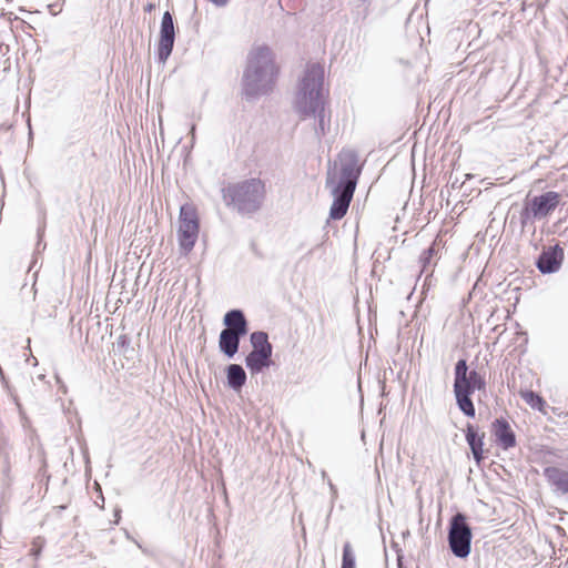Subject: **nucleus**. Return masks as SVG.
<instances>
[{"mask_svg":"<svg viewBox=\"0 0 568 568\" xmlns=\"http://www.w3.org/2000/svg\"><path fill=\"white\" fill-rule=\"evenodd\" d=\"M242 337L243 336L237 335L231 331L222 329L219 337L220 351L229 358L234 357V355L239 352Z\"/></svg>","mask_w":568,"mask_h":568,"instance_id":"obj_16","label":"nucleus"},{"mask_svg":"<svg viewBox=\"0 0 568 568\" xmlns=\"http://www.w3.org/2000/svg\"><path fill=\"white\" fill-rule=\"evenodd\" d=\"M102 503H104V497L103 496H101V500L95 501V505H99V504H102Z\"/></svg>","mask_w":568,"mask_h":568,"instance_id":"obj_30","label":"nucleus"},{"mask_svg":"<svg viewBox=\"0 0 568 568\" xmlns=\"http://www.w3.org/2000/svg\"><path fill=\"white\" fill-rule=\"evenodd\" d=\"M328 486H329V489H331V493H332V499L333 501L337 498V488L336 486L332 483L331 479H328L327 481Z\"/></svg>","mask_w":568,"mask_h":568,"instance_id":"obj_24","label":"nucleus"},{"mask_svg":"<svg viewBox=\"0 0 568 568\" xmlns=\"http://www.w3.org/2000/svg\"><path fill=\"white\" fill-rule=\"evenodd\" d=\"M179 220V245L186 254L193 250L199 235L200 226L196 211L191 205H182Z\"/></svg>","mask_w":568,"mask_h":568,"instance_id":"obj_8","label":"nucleus"},{"mask_svg":"<svg viewBox=\"0 0 568 568\" xmlns=\"http://www.w3.org/2000/svg\"><path fill=\"white\" fill-rule=\"evenodd\" d=\"M544 476L548 483L555 487V490L568 495V471L558 467H546L544 469Z\"/></svg>","mask_w":568,"mask_h":568,"instance_id":"obj_14","label":"nucleus"},{"mask_svg":"<svg viewBox=\"0 0 568 568\" xmlns=\"http://www.w3.org/2000/svg\"><path fill=\"white\" fill-rule=\"evenodd\" d=\"M194 131H195V126L193 125L192 130H191L192 135H194Z\"/></svg>","mask_w":568,"mask_h":568,"instance_id":"obj_34","label":"nucleus"},{"mask_svg":"<svg viewBox=\"0 0 568 568\" xmlns=\"http://www.w3.org/2000/svg\"><path fill=\"white\" fill-rule=\"evenodd\" d=\"M120 513H121V510H120V509H116V510H115V518H116V519H115V523H116V524H118V521H119V519H120Z\"/></svg>","mask_w":568,"mask_h":568,"instance_id":"obj_27","label":"nucleus"},{"mask_svg":"<svg viewBox=\"0 0 568 568\" xmlns=\"http://www.w3.org/2000/svg\"><path fill=\"white\" fill-rule=\"evenodd\" d=\"M468 379L475 387H477V390H485L486 388V381L485 377L477 372L476 369H473L468 372Z\"/></svg>","mask_w":568,"mask_h":568,"instance_id":"obj_22","label":"nucleus"},{"mask_svg":"<svg viewBox=\"0 0 568 568\" xmlns=\"http://www.w3.org/2000/svg\"><path fill=\"white\" fill-rule=\"evenodd\" d=\"M465 438L471 450L473 457L477 465L485 458L484 455V439L485 433H479L478 427L467 423L465 428Z\"/></svg>","mask_w":568,"mask_h":568,"instance_id":"obj_12","label":"nucleus"},{"mask_svg":"<svg viewBox=\"0 0 568 568\" xmlns=\"http://www.w3.org/2000/svg\"><path fill=\"white\" fill-rule=\"evenodd\" d=\"M564 261V250L559 244L544 248L537 258L536 266L542 274L557 272Z\"/></svg>","mask_w":568,"mask_h":568,"instance_id":"obj_10","label":"nucleus"},{"mask_svg":"<svg viewBox=\"0 0 568 568\" xmlns=\"http://www.w3.org/2000/svg\"><path fill=\"white\" fill-rule=\"evenodd\" d=\"M102 503H104V497L103 496H101V500L95 501V505H99V504H102Z\"/></svg>","mask_w":568,"mask_h":568,"instance_id":"obj_32","label":"nucleus"},{"mask_svg":"<svg viewBox=\"0 0 568 568\" xmlns=\"http://www.w3.org/2000/svg\"><path fill=\"white\" fill-rule=\"evenodd\" d=\"M221 192L224 204L242 216L257 213L266 197L265 183L258 178L229 183Z\"/></svg>","mask_w":568,"mask_h":568,"instance_id":"obj_4","label":"nucleus"},{"mask_svg":"<svg viewBox=\"0 0 568 568\" xmlns=\"http://www.w3.org/2000/svg\"><path fill=\"white\" fill-rule=\"evenodd\" d=\"M250 342L252 345L251 352L273 353V346L268 341V335L263 331L253 332L250 336Z\"/></svg>","mask_w":568,"mask_h":568,"instance_id":"obj_18","label":"nucleus"},{"mask_svg":"<svg viewBox=\"0 0 568 568\" xmlns=\"http://www.w3.org/2000/svg\"><path fill=\"white\" fill-rule=\"evenodd\" d=\"M119 351L124 352L130 346V338L125 334H121L115 342Z\"/></svg>","mask_w":568,"mask_h":568,"instance_id":"obj_23","label":"nucleus"},{"mask_svg":"<svg viewBox=\"0 0 568 568\" xmlns=\"http://www.w3.org/2000/svg\"><path fill=\"white\" fill-rule=\"evenodd\" d=\"M338 180L328 176L326 186L332 189L333 203L329 209L332 220L343 219L349 207L358 179L362 173L358 154L354 150H342L338 154Z\"/></svg>","mask_w":568,"mask_h":568,"instance_id":"obj_3","label":"nucleus"},{"mask_svg":"<svg viewBox=\"0 0 568 568\" xmlns=\"http://www.w3.org/2000/svg\"><path fill=\"white\" fill-rule=\"evenodd\" d=\"M277 67L274 54L267 45L253 48L247 54L242 78V93L247 101L268 94L275 84Z\"/></svg>","mask_w":568,"mask_h":568,"instance_id":"obj_2","label":"nucleus"},{"mask_svg":"<svg viewBox=\"0 0 568 568\" xmlns=\"http://www.w3.org/2000/svg\"><path fill=\"white\" fill-rule=\"evenodd\" d=\"M560 201L561 195L555 191H547L532 197L527 195L518 216L521 231L534 226L536 221L546 219L557 209Z\"/></svg>","mask_w":568,"mask_h":568,"instance_id":"obj_5","label":"nucleus"},{"mask_svg":"<svg viewBox=\"0 0 568 568\" xmlns=\"http://www.w3.org/2000/svg\"><path fill=\"white\" fill-rule=\"evenodd\" d=\"M225 328L223 331H231L237 335L245 336L248 332V323L242 310H231L223 318Z\"/></svg>","mask_w":568,"mask_h":568,"instance_id":"obj_13","label":"nucleus"},{"mask_svg":"<svg viewBox=\"0 0 568 568\" xmlns=\"http://www.w3.org/2000/svg\"><path fill=\"white\" fill-rule=\"evenodd\" d=\"M102 503H104V497L103 496H101V500L95 501V505H99V504H102Z\"/></svg>","mask_w":568,"mask_h":568,"instance_id":"obj_31","label":"nucleus"},{"mask_svg":"<svg viewBox=\"0 0 568 568\" xmlns=\"http://www.w3.org/2000/svg\"><path fill=\"white\" fill-rule=\"evenodd\" d=\"M153 8H154V6L150 3V4L146 6L145 10L146 11H151Z\"/></svg>","mask_w":568,"mask_h":568,"instance_id":"obj_29","label":"nucleus"},{"mask_svg":"<svg viewBox=\"0 0 568 568\" xmlns=\"http://www.w3.org/2000/svg\"><path fill=\"white\" fill-rule=\"evenodd\" d=\"M520 396L532 409L544 410L546 402L539 394L532 390H521Z\"/></svg>","mask_w":568,"mask_h":568,"instance_id":"obj_20","label":"nucleus"},{"mask_svg":"<svg viewBox=\"0 0 568 568\" xmlns=\"http://www.w3.org/2000/svg\"><path fill=\"white\" fill-rule=\"evenodd\" d=\"M245 365L252 375L262 373L272 365V353L250 352L245 357Z\"/></svg>","mask_w":568,"mask_h":568,"instance_id":"obj_15","label":"nucleus"},{"mask_svg":"<svg viewBox=\"0 0 568 568\" xmlns=\"http://www.w3.org/2000/svg\"><path fill=\"white\" fill-rule=\"evenodd\" d=\"M438 245L434 242L427 250L423 251L419 256V263L422 266V273H427L433 265H435V257L438 254Z\"/></svg>","mask_w":568,"mask_h":568,"instance_id":"obj_19","label":"nucleus"},{"mask_svg":"<svg viewBox=\"0 0 568 568\" xmlns=\"http://www.w3.org/2000/svg\"><path fill=\"white\" fill-rule=\"evenodd\" d=\"M38 236H39V242H38V247H39L40 243H41V237H42V233L40 230L38 231Z\"/></svg>","mask_w":568,"mask_h":568,"instance_id":"obj_28","label":"nucleus"},{"mask_svg":"<svg viewBox=\"0 0 568 568\" xmlns=\"http://www.w3.org/2000/svg\"><path fill=\"white\" fill-rule=\"evenodd\" d=\"M471 528L464 514H455L449 521L448 544L452 552L458 558H466L470 554Z\"/></svg>","mask_w":568,"mask_h":568,"instance_id":"obj_7","label":"nucleus"},{"mask_svg":"<svg viewBox=\"0 0 568 568\" xmlns=\"http://www.w3.org/2000/svg\"><path fill=\"white\" fill-rule=\"evenodd\" d=\"M294 105L302 119L314 118L317 139L326 135L331 128V114L325 109L324 69L318 63L306 67Z\"/></svg>","mask_w":568,"mask_h":568,"instance_id":"obj_1","label":"nucleus"},{"mask_svg":"<svg viewBox=\"0 0 568 568\" xmlns=\"http://www.w3.org/2000/svg\"><path fill=\"white\" fill-rule=\"evenodd\" d=\"M491 433L498 446L507 450L516 446V435L505 418H496L491 423Z\"/></svg>","mask_w":568,"mask_h":568,"instance_id":"obj_11","label":"nucleus"},{"mask_svg":"<svg viewBox=\"0 0 568 568\" xmlns=\"http://www.w3.org/2000/svg\"><path fill=\"white\" fill-rule=\"evenodd\" d=\"M39 554H40V549H36V545H34L33 548L31 549V555L37 558L39 556Z\"/></svg>","mask_w":568,"mask_h":568,"instance_id":"obj_26","label":"nucleus"},{"mask_svg":"<svg viewBox=\"0 0 568 568\" xmlns=\"http://www.w3.org/2000/svg\"><path fill=\"white\" fill-rule=\"evenodd\" d=\"M341 568H355V554L348 541L345 542L343 547V558Z\"/></svg>","mask_w":568,"mask_h":568,"instance_id":"obj_21","label":"nucleus"},{"mask_svg":"<svg viewBox=\"0 0 568 568\" xmlns=\"http://www.w3.org/2000/svg\"><path fill=\"white\" fill-rule=\"evenodd\" d=\"M0 375H2V369L0 368Z\"/></svg>","mask_w":568,"mask_h":568,"instance_id":"obj_36","label":"nucleus"},{"mask_svg":"<svg viewBox=\"0 0 568 568\" xmlns=\"http://www.w3.org/2000/svg\"><path fill=\"white\" fill-rule=\"evenodd\" d=\"M454 395L459 410L467 417L474 418L476 415L475 405L471 395L477 387L468 379V365L464 358L458 359L454 369Z\"/></svg>","mask_w":568,"mask_h":568,"instance_id":"obj_6","label":"nucleus"},{"mask_svg":"<svg viewBox=\"0 0 568 568\" xmlns=\"http://www.w3.org/2000/svg\"><path fill=\"white\" fill-rule=\"evenodd\" d=\"M226 379L229 387L239 392L246 383V373L241 365L230 364L226 367Z\"/></svg>","mask_w":568,"mask_h":568,"instance_id":"obj_17","label":"nucleus"},{"mask_svg":"<svg viewBox=\"0 0 568 568\" xmlns=\"http://www.w3.org/2000/svg\"><path fill=\"white\" fill-rule=\"evenodd\" d=\"M209 1L214 3V4H216V6H219V7H223V6H225L229 2V0H209Z\"/></svg>","mask_w":568,"mask_h":568,"instance_id":"obj_25","label":"nucleus"},{"mask_svg":"<svg viewBox=\"0 0 568 568\" xmlns=\"http://www.w3.org/2000/svg\"><path fill=\"white\" fill-rule=\"evenodd\" d=\"M515 219H516V216H515V214H513L511 217H510V224L514 223Z\"/></svg>","mask_w":568,"mask_h":568,"instance_id":"obj_33","label":"nucleus"},{"mask_svg":"<svg viewBox=\"0 0 568 568\" xmlns=\"http://www.w3.org/2000/svg\"><path fill=\"white\" fill-rule=\"evenodd\" d=\"M322 476H323V478H325L326 477V471H322Z\"/></svg>","mask_w":568,"mask_h":568,"instance_id":"obj_35","label":"nucleus"},{"mask_svg":"<svg viewBox=\"0 0 568 568\" xmlns=\"http://www.w3.org/2000/svg\"><path fill=\"white\" fill-rule=\"evenodd\" d=\"M175 41V30L173 17L169 11L162 16L160 39L158 44V59L160 62H165L172 53Z\"/></svg>","mask_w":568,"mask_h":568,"instance_id":"obj_9","label":"nucleus"}]
</instances>
